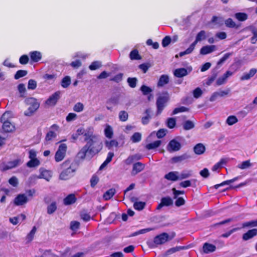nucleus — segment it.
Here are the masks:
<instances>
[{
    "label": "nucleus",
    "instance_id": "e433bc0d",
    "mask_svg": "<svg viewBox=\"0 0 257 257\" xmlns=\"http://www.w3.org/2000/svg\"><path fill=\"white\" fill-rule=\"evenodd\" d=\"M235 18L239 21H244L247 19V15L244 13H237L234 15Z\"/></svg>",
    "mask_w": 257,
    "mask_h": 257
},
{
    "label": "nucleus",
    "instance_id": "4be33fe9",
    "mask_svg": "<svg viewBox=\"0 0 257 257\" xmlns=\"http://www.w3.org/2000/svg\"><path fill=\"white\" fill-rule=\"evenodd\" d=\"M256 69L255 68L251 69L248 73H243L240 77L241 81L249 80L250 78L253 77L256 73Z\"/></svg>",
    "mask_w": 257,
    "mask_h": 257
},
{
    "label": "nucleus",
    "instance_id": "20e7f679",
    "mask_svg": "<svg viewBox=\"0 0 257 257\" xmlns=\"http://www.w3.org/2000/svg\"><path fill=\"white\" fill-rule=\"evenodd\" d=\"M206 32L204 30H202L199 32L196 35L195 41L192 43L188 48L185 51L181 52L179 53L180 56L182 57L185 55L190 54L193 50L194 49L197 43L206 39Z\"/></svg>",
    "mask_w": 257,
    "mask_h": 257
},
{
    "label": "nucleus",
    "instance_id": "603ef678",
    "mask_svg": "<svg viewBox=\"0 0 257 257\" xmlns=\"http://www.w3.org/2000/svg\"><path fill=\"white\" fill-rule=\"evenodd\" d=\"M142 139V135L140 133H135L131 137V140L133 143L139 142Z\"/></svg>",
    "mask_w": 257,
    "mask_h": 257
},
{
    "label": "nucleus",
    "instance_id": "a18cd8bd",
    "mask_svg": "<svg viewBox=\"0 0 257 257\" xmlns=\"http://www.w3.org/2000/svg\"><path fill=\"white\" fill-rule=\"evenodd\" d=\"M128 113L126 111L122 110L119 112L118 117L120 121H125L128 119Z\"/></svg>",
    "mask_w": 257,
    "mask_h": 257
},
{
    "label": "nucleus",
    "instance_id": "b1692460",
    "mask_svg": "<svg viewBox=\"0 0 257 257\" xmlns=\"http://www.w3.org/2000/svg\"><path fill=\"white\" fill-rule=\"evenodd\" d=\"M31 60L34 62L39 61L42 58L41 52L37 51L31 52L29 54Z\"/></svg>",
    "mask_w": 257,
    "mask_h": 257
},
{
    "label": "nucleus",
    "instance_id": "3c124183",
    "mask_svg": "<svg viewBox=\"0 0 257 257\" xmlns=\"http://www.w3.org/2000/svg\"><path fill=\"white\" fill-rule=\"evenodd\" d=\"M27 74V71L23 70H18L15 75L14 78L15 79H19V78L25 76Z\"/></svg>",
    "mask_w": 257,
    "mask_h": 257
},
{
    "label": "nucleus",
    "instance_id": "7c9ffc66",
    "mask_svg": "<svg viewBox=\"0 0 257 257\" xmlns=\"http://www.w3.org/2000/svg\"><path fill=\"white\" fill-rule=\"evenodd\" d=\"M115 193V189L111 188L104 193L103 198L105 200H108L113 197Z\"/></svg>",
    "mask_w": 257,
    "mask_h": 257
},
{
    "label": "nucleus",
    "instance_id": "423d86ee",
    "mask_svg": "<svg viewBox=\"0 0 257 257\" xmlns=\"http://www.w3.org/2000/svg\"><path fill=\"white\" fill-rule=\"evenodd\" d=\"M27 105H30L29 107L24 112L26 116L32 115L39 107L40 104L37 99L33 97L28 98L25 99Z\"/></svg>",
    "mask_w": 257,
    "mask_h": 257
},
{
    "label": "nucleus",
    "instance_id": "ddd939ff",
    "mask_svg": "<svg viewBox=\"0 0 257 257\" xmlns=\"http://www.w3.org/2000/svg\"><path fill=\"white\" fill-rule=\"evenodd\" d=\"M28 201L27 197L24 194H20L17 196L14 200V203L16 206H22Z\"/></svg>",
    "mask_w": 257,
    "mask_h": 257
},
{
    "label": "nucleus",
    "instance_id": "0e129e2a",
    "mask_svg": "<svg viewBox=\"0 0 257 257\" xmlns=\"http://www.w3.org/2000/svg\"><path fill=\"white\" fill-rule=\"evenodd\" d=\"M240 229H241V228H240V227L233 228L232 229H231L230 230H229V231L222 234L221 235V236L223 237H225V238L228 237L232 233H233V232H235V231H237V230H239Z\"/></svg>",
    "mask_w": 257,
    "mask_h": 257
},
{
    "label": "nucleus",
    "instance_id": "412c9836",
    "mask_svg": "<svg viewBox=\"0 0 257 257\" xmlns=\"http://www.w3.org/2000/svg\"><path fill=\"white\" fill-rule=\"evenodd\" d=\"M257 235V229L254 228L249 230L242 235V239L244 240H247L252 238Z\"/></svg>",
    "mask_w": 257,
    "mask_h": 257
},
{
    "label": "nucleus",
    "instance_id": "bb28decb",
    "mask_svg": "<svg viewBox=\"0 0 257 257\" xmlns=\"http://www.w3.org/2000/svg\"><path fill=\"white\" fill-rule=\"evenodd\" d=\"M3 124V129L6 132H10L13 131L14 128V125L11 123L10 121H1Z\"/></svg>",
    "mask_w": 257,
    "mask_h": 257
},
{
    "label": "nucleus",
    "instance_id": "393cba45",
    "mask_svg": "<svg viewBox=\"0 0 257 257\" xmlns=\"http://www.w3.org/2000/svg\"><path fill=\"white\" fill-rule=\"evenodd\" d=\"M224 24L226 27L229 28L238 29L240 27V25L236 24L231 18H228L224 21Z\"/></svg>",
    "mask_w": 257,
    "mask_h": 257
},
{
    "label": "nucleus",
    "instance_id": "c03bdc74",
    "mask_svg": "<svg viewBox=\"0 0 257 257\" xmlns=\"http://www.w3.org/2000/svg\"><path fill=\"white\" fill-rule=\"evenodd\" d=\"M145 205L146 203L142 201L135 202L134 204L135 209L139 211L143 210Z\"/></svg>",
    "mask_w": 257,
    "mask_h": 257
},
{
    "label": "nucleus",
    "instance_id": "7ed1b4c3",
    "mask_svg": "<svg viewBox=\"0 0 257 257\" xmlns=\"http://www.w3.org/2000/svg\"><path fill=\"white\" fill-rule=\"evenodd\" d=\"M171 239L169 238V234L167 233L164 232L155 236L153 240L148 241L147 244L149 247L155 248L159 245L166 243Z\"/></svg>",
    "mask_w": 257,
    "mask_h": 257
},
{
    "label": "nucleus",
    "instance_id": "f8f14e48",
    "mask_svg": "<svg viewBox=\"0 0 257 257\" xmlns=\"http://www.w3.org/2000/svg\"><path fill=\"white\" fill-rule=\"evenodd\" d=\"M50 129L51 130L47 133L45 138L47 141H50L57 137V134L55 132L58 131L59 126L54 124L51 126Z\"/></svg>",
    "mask_w": 257,
    "mask_h": 257
},
{
    "label": "nucleus",
    "instance_id": "a878e982",
    "mask_svg": "<svg viewBox=\"0 0 257 257\" xmlns=\"http://www.w3.org/2000/svg\"><path fill=\"white\" fill-rule=\"evenodd\" d=\"M169 81V76L167 75H162L160 76L158 82V87H163L165 85L168 84Z\"/></svg>",
    "mask_w": 257,
    "mask_h": 257
},
{
    "label": "nucleus",
    "instance_id": "774afa93",
    "mask_svg": "<svg viewBox=\"0 0 257 257\" xmlns=\"http://www.w3.org/2000/svg\"><path fill=\"white\" fill-rule=\"evenodd\" d=\"M80 226V223L76 221H73L70 223V228L73 231L77 230Z\"/></svg>",
    "mask_w": 257,
    "mask_h": 257
},
{
    "label": "nucleus",
    "instance_id": "338daca9",
    "mask_svg": "<svg viewBox=\"0 0 257 257\" xmlns=\"http://www.w3.org/2000/svg\"><path fill=\"white\" fill-rule=\"evenodd\" d=\"M251 31L253 34V36L251 38L250 41L252 44H255L257 41V29L253 28Z\"/></svg>",
    "mask_w": 257,
    "mask_h": 257
},
{
    "label": "nucleus",
    "instance_id": "0eeeda50",
    "mask_svg": "<svg viewBox=\"0 0 257 257\" xmlns=\"http://www.w3.org/2000/svg\"><path fill=\"white\" fill-rule=\"evenodd\" d=\"M23 163V160L20 158L10 161L7 163L3 162L0 164V170L2 171L10 170L20 166Z\"/></svg>",
    "mask_w": 257,
    "mask_h": 257
},
{
    "label": "nucleus",
    "instance_id": "6e6552de",
    "mask_svg": "<svg viewBox=\"0 0 257 257\" xmlns=\"http://www.w3.org/2000/svg\"><path fill=\"white\" fill-rule=\"evenodd\" d=\"M67 146L65 144H61L58 147L55 155V160L56 162L62 161L65 157Z\"/></svg>",
    "mask_w": 257,
    "mask_h": 257
},
{
    "label": "nucleus",
    "instance_id": "5701e85b",
    "mask_svg": "<svg viewBox=\"0 0 257 257\" xmlns=\"http://www.w3.org/2000/svg\"><path fill=\"white\" fill-rule=\"evenodd\" d=\"M216 248V247L214 245L207 242H205L203 246V250L205 253L214 252Z\"/></svg>",
    "mask_w": 257,
    "mask_h": 257
},
{
    "label": "nucleus",
    "instance_id": "864d4df0",
    "mask_svg": "<svg viewBox=\"0 0 257 257\" xmlns=\"http://www.w3.org/2000/svg\"><path fill=\"white\" fill-rule=\"evenodd\" d=\"M84 105L81 102H77L73 107V110L77 112H80L83 110Z\"/></svg>",
    "mask_w": 257,
    "mask_h": 257
},
{
    "label": "nucleus",
    "instance_id": "13d9d810",
    "mask_svg": "<svg viewBox=\"0 0 257 257\" xmlns=\"http://www.w3.org/2000/svg\"><path fill=\"white\" fill-rule=\"evenodd\" d=\"M37 228L36 226H34L30 232V233L27 236V239L28 241H31L33 240L34 235L36 232Z\"/></svg>",
    "mask_w": 257,
    "mask_h": 257
},
{
    "label": "nucleus",
    "instance_id": "72a5a7b5",
    "mask_svg": "<svg viewBox=\"0 0 257 257\" xmlns=\"http://www.w3.org/2000/svg\"><path fill=\"white\" fill-rule=\"evenodd\" d=\"M104 134L106 138L111 139L112 138L113 132L112 127L107 124L104 129Z\"/></svg>",
    "mask_w": 257,
    "mask_h": 257
},
{
    "label": "nucleus",
    "instance_id": "cd10ccee",
    "mask_svg": "<svg viewBox=\"0 0 257 257\" xmlns=\"http://www.w3.org/2000/svg\"><path fill=\"white\" fill-rule=\"evenodd\" d=\"M194 153L197 155H201L203 154L205 151V146L201 143H199L195 145L194 147Z\"/></svg>",
    "mask_w": 257,
    "mask_h": 257
},
{
    "label": "nucleus",
    "instance_id": "f03ea898",
    "mask_svg": "<svg viewBox=\"0 0 257 257\" xmlns=\"http://www.w3.org/2000/svg\"><path fill=\"white\" fill-rule=\"evenodd\" d=\"M61 167L63 170L59 175V179L66 180L72 177L77 169L75 164L71 163L69 160H67L61 165Z\"/></svg>",
    "mask_w": 257,
    "mask_h": 257
},
{
    "label": "nucleus",
    "instance_id": "8fccbe9b",
    "mask_svg": "<svg viewBox=\"0 0 257 257\" xmlns=\"http://www.w3.org/2000/svg\"><path fill=\"white\" fill-rule=\"evenodd\" d=\"M130 57L132 60H139L141 57L139 54L138 51L134 50L130 53Z\"/></svg>",
    "mask_w": 257,
    "mask_h": 257
},
{
    "label": "nucleus",
    "instance_id": "69168bd1",
    "mask_svg": "<svg viewBox=\"0 0 257 257\" xmlns=\"http://www.w3.org/2000/svg\"><path fill=\"white\" fill-rule=\"evenodd\" d=\"M193 96L195 98H198L202 94V91L199 87H197L195 89L193 92Z\"/></svg>",
    "mask_w": 257,
    "mask_h": 257
},
{
    "label": "nucleus",
    "instance_id": "6e6d98bb",
    "mask_svg": "<svg viewBox=\"0 0 257 257\" xmlns=\"http://www.w3.org/2000/svg\"><path fill=\"white\" fill-rule=\"evenodd\" d=\"M138 80L136 78L128 77L127 79V82L128 83L129 86L131 88H135L137 85V82Z\"/></svg>",
    "mask_w": 257,
    "mask_h": 257
},
{
    "label": "nucleus",
    "instance_id": "2f4dec72",
    "mask_svg": "<svg viewBox=\"0 0 257 257\" xmlns=\"http://www.w3.org/2000/svg\"><path fill=\"white\" fill-rule=\"evenodd\" d=\"M211 23L218 26H221L224 23V21L221 17L213 16L211 19Z\"/></svg>",
    "mask_w": 257,
    "mask_h": 257
},
{
    "label": "nucleus",
    "instance_id": "79ce46f5",
    "mask_svg": "<svg viewBox=\"0 0 257 257\" xmlns=\"http://www.w3.org/2000/svg\"><path fill=\"white\" fill-rule=\"evenodd\" d=\"M238 121V119L237 117L234 115H230L229 116L226 120V122L229 125H232Z\"/></svg>",
    "mask_w": 257,
    "mask_h": 257
},
{
    "label": "nucleus",
    "instance_id": "9d476101",
    "mask_svg": "<svg viewBox=\"0 0 257 257\" xmlns=\"http://www.w3.org/2000/svg\"><path fill=\"white\" fill-rule=\"evenodd\" d=\"M61 92L57 91L51 95L46 100V104L50 106L55 105L60 98Z\"/></svg>",
    "mask_w": 257,
    "mask_h": 257
},
{
    "label": "nucleus",
    "instance_id": "9b49d317",
    "mask_svg": "<svg viewBox=\"0 0 257 257\" xmlns=\"http://www.w3.org/2000/svg\"><path fill=\"white\" fill-rule=\"evenodd\" d=\"M192 70L191 67H187L186 69L184 68L176 69L174 72V75L178 78H181L188 75Z\"/></svg>",
    "mask_w": 257,
    "mask_h": 257
},
{
    "label": "nucleus",
    "instance_id": "37998d69",
    "mask_svg": "<svg viewBox=\"0 0 257 257\" xmlns=\"http://www.w3.org/2000/svg\"><path fill=\"white\" fill-rule=\"evenodd\" d=\"M257 226V219L244 222L242 224V228Z\"/></svg>",
    "mask_w": 257,
    "mask_h": 257
},
{
    "label": "nucleus",
    "instance_id": "5fc2aeb1",
    "mask_svg": "<svg viewBox=\"0 0 257 257\" xmlns=\"http://www.w3.org/2000/svg\"><path fill=\"white\" fill-rule=\"evenodd\" d=\"M118 144V142L114 140H112L110 141H106L105 142L106 147L108 149H110L113 147H117Z\"/></svg>",
    "mask_w": 257,
    "mask_h": 257
},
{
    "label": "nucleus",
    "instance_id": "4468645a",
    "mask_svg": "<svg viewBox=\"0 0 257 257\" xmlns=\"http://www.w3.org/2000/svg\"><path fill=\"white\" fill-rule=\"evenodd\" d=\"M233 74V72L230 71H227L225 74L217 79L216 81V84L218 86H220L224 84L226 82L227 78L231 76Z\"/></svg>",
    "mask_w": 257,
    "mask_h": 257
},
{
    "label": "nucleus",
    "instance_id": "ea45409f",
    "mask_svg": "<svg viewBox=\"0 0 257 257\" xmlns=\"http://www.w3.org/2000/svg\"><path fill=\"white\" fill-rule=\"evenodd\" d=\"M251 166V164L249 160H246L242 162L241 164L237 165V168L240 169H246Z\"/></svg>",
    "mask_w": 257,
    "mask_h": 257
},
{
    "label": "nucleus",
    "instance_id": "bf43d9fd",
    "mask_svg": "<svg viewBox=\"0 0 257 257\" xmlns=\"http://www.w3.org/2000/svg\"><path fill=\"white\" fill-rule=\"evenodd\" d=\"M176 122L174 118H169L167 119V125L170 128H172L175 127Z\"/></svg>",
    "mask_w": 257,
    "mask_h": 257
},
{
    "label": "nucleus",
    "instance_id": "49530a36",
    "mask_svg": "<svg viewBox=\"0 0 257 257\" xmlns=\"http://www.w3.org/2000/svg\"><path fill=\"white\" fill-rule=\"evenodd\" d=\"M57 209L56 203L55 202L51 203L47 207V213L49 214L53 213Z\"/></svg>",
    "mask_w": 257,
    "mask_h": 257
},
{
    "label": "nucleus",
    "instance_id": "052dcab7",
    "mask_svg": "<svg viewBox=\"0 0 257 257\" xmlns=\"http://www.w3.org/2000/svg\"><path fill=\"white\" fill-rule=\"evenodd\" d=\"M141 90L143 92L144 95H147L152 91V89L146 85H142L141 87Z\"/></svg>",
    "mask_w": 257,
    "mask_h": 257
},
{
    "label": "nucleus",
    "instance_id": "c85d7f7f",
    "mask_svg": "<svg viewBox=\"0 0 257 257\" xmlns=\"http://www.w3.org/2000/svg\"><path fill=\"white\" fill-rule=\"evenodd\" d=\"M76 201V198L73 194H69L64 199L65 205H68L74 203Z\"/></svg>",
    "mask_w": 257,
    "mask_h": 257
},
{
    "label": "nucleus",
    "instance_id": "a211bd4d",
    "mask_svg": "<svg viewBox=\"0 0 257 257\" xmlns=\"http://www.w3.org/2000/svg\"><path fill=\"white\" fill-rule=\"evenodd\" d=\"M40 174L37 177V178L39 179H44L47 181H49L52 177V173L50 171L43 170V169L41 168L40 169Z\"/></svg>",
    "mask_w": 257,
    "mask_h": 257
},
{
    "label": "nucleus",
    "instance_id": "c9c22d12",
    "mask_svg": "<svg viewBox=\"0 0 257 257\" xmlns=\"http://www.w3.org/2000/svg\"><path fill=\"white\" fill-rule=\"evenodd\" d=\"M40 164V162L38 159H31L27 163V167L29 168H34L39 166Z\"/></svg>",
    "mask_w": 257,
    "mask_h": 257
},
{
    "label": "nucleus",
    "instance_id": "a19ab883",
    "mask_svg": "<svg viewBox=\"0 0 257 257\" xmlns=\"http://www.w3.org/2000/svg\"><path fill=\"white\" fill-rule=\"evenodd\" d=\"M145 113L146 115L145 116L143 117L142 119V122L144 124H147L149 123L150 119L151 118L150 116V110L149 109H147L145 111Z\"/></svg>",
    "mask_w": 257,
    "mask_h": 257
},
{
    "label": "nucleus",
    "instance_id": "f257e3e1",
    "mask_svg": "<svg viewBox=\"0 0 257 257\" xmlns=\"http://www.w3.org/2000/svg\"><path fill=\"white\" fill-rule=\"evenodd\" d=\"M84 141L86 144L79 151L77 156L81 159L86 157H92L101 149V143L98 136L93 134V128L91 127L85 130Z\"/></svg>",
    "mask_w": 257,
    "mask_h": 257
},
{
    "label": "nucleus",
    "instance_id": "e2e57ef3",
    "mask_svg": "<svg viewBox=\"0 0 257 257\" xmlns=\"http://www.w3.org/2000/svg\"><path fill=\"white\" fill-rule=\"evenodd\" d=\"M188 110V109L187 107L184 106H181L180 107L175 108L172 112V114H176L179 112L187 111Z\"/></svg>",
    "mask_w": 257,
    "mask_h": 257
},
{
    "label": "nucleus",
    "instance_id": "58836bf2",
    "mask_svg": "<svg viewBox=\"0 0 257 257\" xmlns=\"http://www.w3.org/2000/svg\"><path fill=\"white\" fill-rule=\"evenodd\" d=\"M71 83L70 77L66 76L63 78L61 81V86L62 87L66 88H67Z\"/></svg>",
    "mask_w": 257,
    "mask_h": 257
},
{
    "label": "nucleus",
    "instance_id": "f3484780",
    "mask_svg": "<svg viewBox=\"0 0 257 257\" xmlns=\"http://www.w3.org/2000/svg\"><path fill=\"white\" fill-rule=\"evenodd\" d=\"M145 166V164L141 162H137L136 163H135L133 165L132 174L133 175H135L138 173L141 172L144 169Z\"/></svg>",
    "mask_w": 257,
    "mask_h": 257
},
{
    "label": "nucleus",
    "instance_id": "4c0bfd02",
    "mask_svg": "<svg viewBox=\"0 0 257 257\" xmlns=\"http://www.w3.org/2000/svg\"><path fill=\"white\" fill-rule=\"evenodd\" d=\"M161 144V141H156L152 143L147 144L146 146V148L148 150L154 149L159 147L160 146Z\"/></svg>",
    "mask_w": 257,
    "mask_h": 257
},
{
    "label": "nucleus",
    "instance_id": "680f3d73",
    "mask_svg": "<svg viewBox=\"0 0 257 257\" xmlns=\"http://www.w3.org/2000/svg\"><path fill=\"white\" fill-rule=\"evenodd\" d=\"M196 180L192 179L191 180H186L184 181H182L180 183V186L183 188H187L188 187H190L191 186L192 182H195Z\"/></svg>",
    "mask_w": 257,
    "mask_h": 257
},
{
    "label": "nucleus",
    "instance_id": "1a4fd4ad",
    "mask_svg": "<svg viewBox=\"0 0 257 257\" xmlns=\"http://www.w3.org/2000/svg\"><path fill=\"white\" fill-rule=\"evenodd\" d=\"M181 145L180 142L177 141L175 139L171 140L167 145V149L170 152H177L180 150Z\"/></svg>",
    "mask_w": 257,
    "mask_h": 257
},
{
    "label": "nucleus",
    "instance_id": "f704fd0d",
    "mask_svg": "<svg viewBox=\"0 0 257 257\" xmlns=\"http://www.w3.org/2000/svg\"><path fill=\"white\" fill-rule=\"evenodd\" d=\"M114 156V153L112 152H109L107 154V158L105 161L102 164V165L100 167V169H102L104 168L109 163H110L112 157Z\"/></svg>",
    "mask_w": 257,
    "mask_h": 257
},
{
    "label": "nucleus",
    "instance_id": "dca6fc26",
    "mask_svg": "<svg viewBox=\"0 0 257 257\" xmlns=\"http://www.w3.org/2000/svg\"><path fill=\"white\" fill-rule=\"evenodd\" d=\"M190 158H191V156L189 154L185 153L182 155L173 157L171 159V162L173 163H181Z\"/></svg>",
    "mask_w": 257,
    "mask_h": 257
},
{
    "label": "nucleus",
    "instance_id": "39448f33",
    "mask_svg": "<svg viewBox=\"0 0 257 257\" xmlns=\"http://www.w3.org/2000/svg\"><path fill=\"white\" fill-rule=\"evenodd\" d=\"M170 98L169 94L168 92H166L163 93L162 95L158 97L156 101L157 105V115H159L161 113L164 108L167 105V103Z\"/></svg>",
    "mask_w": 257,
    "mask_h": 257
},
{
    "label": "nucleus",
    "instance_id": "09e8293b",
    "mask_svg": "<svg viewBox=\"0 0 257 257\" xmlns=\"http://www.w3.org/2000/svg\"><path fill=\"white\" fill-rule=\"evenodd\" d=\"M101 66V63L100 61H94L89 66L91 70H95L99 68Z\"/></svg>",
    "mask_w": 257,
    "mask_h": 257
},
{
    "label": "nucleus",
    "instance_id": "473e14b6",
    "mask_svg": "<svg viewBox=\"0 0 257 257\" xmlns=\"http://www.w3.org/2000/svg\"><path fill=\"white\" fill-rule=\"evenodd\" d=\"M227 162V160L225 159H221L219 162L215 164L212 167V170L213 171H217L218 170L221 169L223 165L225 164Z\"/></svg>",
    "mask_w": 257,
    "mask_h": 257
},
{
    "label": "nucleus",
    "instance_id": "aec40b11",
    "mask_svg": "<svg viewBox=\"0 0 257 257\" xmlns=\"http://www.w3.org/2000/svg\"><path fill=\"white\" fill-rule=\"evenodd\" d=\"M215 49V45H207L201 48L200 53L202 55H207L214 51Z\"/></svg>",
    "mask_w": 257,
    "mask_h": 257
},
{
    "label": "nucleus",
    "instance_id": "6ab92c4d",
    "mask_svg": "<svg viewBox=\"0 0 257 257\" xmlns=\"http://www.w3.org/2000/svg\"><path fill=\"white\" fill-rule=\"evenodd\" d=\"M179 174L177 171H172L166 174L164 178L169 181H176L179 180Z\"/></svg>",
    "mask_w": 257,
    "mask_h": 257
},
{
    "label": "nucleus",
    "instance_id": "de8ad7c7",
    "mask_svg": "<svg viewBox=\"0 0 257 257\" xmlns=\"http://www.w3.org/2000/svg\"><path fill=\"white\" fill-rule=\"evenodd\" d=\"M183 126L184 130H189L194 127V124L191 120H187L184 122Z\"/></svg>",
    "mask_w": 257,
    "mask_h": 257
},
{
    "label": "nucleus",
    "instance_id": "4d7b16f0",
    "mask_svg": "<svg viewBox=\"0 0 257 257\" xmlns=\"http://www.w3.org/2000/svg\"><path fill=\"white\" fill-rule=\"evenodd\" d=\"M37 86V82L33 79H30L28 81V88L30 90H34Z\"/></svg>",
    "mask_w": 257,
    "mask_h": 257
},
{
    "label": "nucleus",
    "instance_id": "2eb2a0df",
    "mask_svg": "<svg viewBox=\"0 0 257 257\" xmlns=\"http://www.w3.org/2000/svg\"><path fill=\"white\" fill-rule=\"evenodd\" d=\"M173 204L172 199L169 197H163L161 199V203L158 205L157 209L160 210L163 206H169Z\"/></svg>",
    "mask_w": 257,
    "mask_h": 257
},
{
    "label": "nucleus",
    "instance_id": "c756f323",
    "mask_svg": "<svg viewBox=\"0 0 257 257\" xmlns=\"http://www.w3.org/2000/svg\"><path fill=\"white\" fill-rule=\"evenodd\" d=\"M192 170H183L179 174V180H183L190 177L192 176Z\"/></svg>",
    "mask_w": 257,
    "mask_h": 257
}]
</instances>
